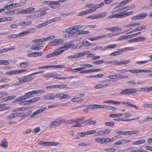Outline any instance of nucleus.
Segmentation results:
<instances>
[{
    "mask_svg": "<svg viewBox=\"0 0 152 152\" xmlns=\"http://www.w3.org/2000/svg\"><path fill=\"white\" fill-rule=\"evenodd\" d=\"M44 38H39L38 39H36L33 40L32 41V42L33 43H40L41 42H44Z\"/></svg>",
    "mask_w": 152,
    "mask_h": 152,
    "instance_id": "46",
    "label": "nucleus"
},
{
    "mask_svg": "<svg viewBox=\"0 0 152 152\" xmlns=\"http://www.w3.org/2000/svg\"><path fill=\"white\" fill-rule=\"evenodd\" d=\"M104 62V60H98L96 61H94L92 63L93 64H96L98 65L102 64Z\"/></svg>",
    "mask_w": 152,
    "mask_h": 152,
    "instance_id": "56",
    "label": "nucleus"
},
{
    "mask_svg": "<svg viewBox=\"0 0 152 152\" xmlns=\"http://www.w3.org/2000/svg\"><path fill=\"white\" fill-rule=\"evenodd\" d=\"M136 42H139L144 41L146 39V37L144 36H140L136 38Z\"/></svg>",
    "mask_w": 152,
    "mask_h": 152,
    "instance_id": "45",
    "label": "nucleus"
},
{
    "mask_svg": "<svg viewBox=\"0 0 152 152\" xmlns=\"http://www.w3.org/2000/svg\"><path fill=\"white\" fill-rule=\"evenodd\" d=\"M139 133V132L137 130H132L131 131H129V135L133 134H138Z\"/></svg>",
    "mask_w": 152,
    "mask_h": 152,
    "instance_id": "58",
    "label": "nucleus"
},
{
    "mask_svg": "<svg viewBox=\"0 0 152 152\" xmlns=\"http://www.w3.org/2000/svg\"><path fill=\"white\" fill-rule=\"evenodd\" d=\"M7 75H15L18 74L17 70L10 71L6 73Z\"/></svg>",
    "mask_w": 152,
    "mask_h": 152,
    "instance_id": "42",
    "label": "nucleus"
},
{
    "mask_svg": "<svg viewBox=\"0 0 152 152\" xmlns=\"http://www.w3.org/2000/svg\"><path fill=\"white\" fill-rule=\"evenodd\" d=\"M86 118L84 117L80 118H75V123L76 124L73 125V127H80L82 126V124L80 123L81 121H84L85 120Z\"/></svg>",
    "mask_w": 152,
    "mask_h": 152,
    "instance_id": "12",
    "label": "nucleus"
},
{
    "mask_svg": "<svg viewBox=\"0 0 152 152\" xmlns=\"http://www.w3.org/2000/svg\"><path fill=\"white\" fill-rule=\"evenodd\" d=\"M118 34L116 33L115 34H113L112 33H109L105 35H102L97 36V40L106 37V38H108L112 37Z\"/></svg>",
    "mask_w": 152,
    "mask_h": 152,
    "instance_id": "20",
    "label": "nucleus"
},
{
    "mask_svg": "<svg viewBox=\"0 0 152 152\" xmlns=\"http://www.w3.org/2000/svg\"><path fill=\"white\" fill-rule=\"evenodd\" d=\"M128 3L127 2L126 0H123L122 1L121 3L119 4V5L118 6H124L126 5L127 4H128Z\"/></svg>",
    "mask_w": 152,
    "mask_h": 152,
    "instance_id": "57",
    "label": "nucleus"
},
{
    "mask_svg": "<svg viewBox=\"0 0 152 152\" xmlns=\"http://www.w3.org/2000/svg\"><path fill=\"white\" fill-rule=\"evenodd\" d=\"M105 124L108 126L113 127L114 126V123L113 122H107L105 123Z\"/></svg>",
    "mask_w": 152,
    "mask_h": 152,
    "instance_id": "61",
    "label": "nucleus"
},
{
    "mask_svg": "<svg viewBox=\"0 0 152 152\" xmlns=\"http://www.w3.org/2000/svg\"><path fill=\"white\" fill-rule=\"evenodd\" d=\"M129 72L132 73L136 74L140 73H151V71L148 69H134L129 70L127 69H122L118 70L117 72L122 73H124L128 72Z\"/></svg>",
    "mask_w": 152,
    "mask_h": 152,
    "instance_id": "3",
    "label": "nucleus"
},
{
    "mask_svg": "<svg viewBox=\"0 0 152 152\" xmlns=\"http://www.w3.org/2000/svg\"><path fill=\"white\" fill-rule=\"evenodd\" d=\"M78 134L80 137H83L87 135V132H81L78 133Z\"/></svg>",
    "mask_w": 152,
    "mask_h": 152,
    "instance_id": "60",
    "label": "nucleus"
},
{
    "mask_svg": "<svg viewBox=\"0 0 152 152\" xmlns=\"http://www.w3.org/2000/svg\"><path fill=\"white\" fill-rule=\"evenodd\" d=\"M9 108V106H6V104H0V111L8 109Z\"/></svg>",
    "mask_w": 152,
    "mask_h": 152,
    "instance_id": "37",
    "label": "nucleus"
},
{
    "mask_svg": "<svg viewBox=\"0 0 152 152\" xmlns=\"http://www.w3.org/2000/svg\"><path fill=\"white\" fill-rule=\"evenodd\" d=\"M108 139H107V137H98L96 138L95 139V140L96 142L98 143L103 144L107 143V140Z\"/></svg>",
    "mask_w": 152,
    "mask_h": 152,
    "instance_id": "16",
    "label": "nucleus"
},
{
    "mask_svg": "<svg viewBox=\"0 0 152 152\" xmlns=\"http://www.w3.org/2000/svg\"><path fill=\"white\" fill-rule=\"evenodd\" d=\"M89 53H90L89 51H87L76 54L77 58L83 57L84 56L88 55Z\"/></svg>",
    "mask_w": 152,
    "mask_h": 152,
    "instance_id": "30",
    "label": "nucleus"
},
{
    "mask_svg": "<svg viewBox=\"0 0 152 152\" xmlns=\"http://www.w3.org/2000/svg\"><path fill=\"white\" fill-rule=\"evenodd\" d=\"M84 100V99L79 97H76L73 98L71 99V101L73 102H81Z\"/></svg>",
    "mask_w": 152,
    "mask_h": 152,
    "instance_id": "34",
    "label": "nucleus"
},
{
    "mask_svg": "<svg viewBox=\"0 0 152 152\" xmlns=\"http://www.w3.org/2000/svg\"><path fill=\"white\" fill-rule=\"evenodd\" d=\"M87 18L91 19H98L97 14L88 16L87 17Z\"/></svg>",
    "mask_w": 152,
    "mask_h": 152,
    "instance_id": "52",
    "label": "nucleus"
},
{
    "mask_svg": "<svg viewBox=\"0 0 152 152\" xmlns=\"http://www.w3.org/2000/svg\"><path fill=\"white\" fill-rule=\"evenodd\" d=\"M46 109V107H44L40 108L37 110L36 111L34 112L30 116V117L31 118H33L35 116L45 111Z\"/></svg>",
    "mask_w": 152,
    "mask_h": 152,
    "instance_id": "18",
    "label": "nucleus"
},
{
    "mask_svg": "<svg viewBox=\"0 0 152 152\" xmlns=\"http://www.w3.org/2000/svg\"><path fill=\"white\" fill-rule=\"evenodd\" d=\"M106 29L108 31L113 33L118 32L119 31H122V29L121 28L117 26L112 27L109 28H106Z\"/></svg>",
    "mask_w": 152,
    "mask_h": 152,
    "instance_id": "21",
    "label": "nucleus"
},
{
    "mask_svg": "<svg viewBox=\"0 0 152 152\" xmlns=\"http://www.w3.org/2000/svg\"><path fill=\"white\" fill-rule=\"evenodd\" d=\"M53 79H59L61 80H64V77H61V75L58 73H53Z\"/></svg>",
    "mask_w": 152,
    "mask_h": 152,
    "instance_id": "39",
    "label": "nucleus"
},
{
    "mask_svg": "<svg viewBox=\"0 0 152 152\" xmlns=\"http://www.w3.org/2000/svg\"><path fill=\"white\" fill-rule=\"evenodd\" d=\"M83 27V26L82 25H78L65 29L62 31L64 34L63 37L66 38H69L71 37L75 38L80 34H89L88 31L79 30Z\"/></svg>",
    "mask_w": 152,
    "mask_h": 152,
    "instance_id": "2",
    "label": "nucleus"
},
{
    "mask_svg": "<svg viewBox=\"0 0 152 152\" xmlns=\"http://www.w3.org/2000/svg\"><path fill=\"white\" fill-rule=\"evenodd\" d=\"M59 144V143L58 142H44L41 141L38 142V145H39L46 146H56Z\"/></svg>",
    "mask_w": 152,
    "mask_h": 152,
    "instance_id": "8",
    "label": "nucleus"
},
{
    "mask_svg": "<svg viewBox=\"0 0 152 152\" xmlns=\"http://www.w3.org/2000/svg\"><path fill=\"white\" fill-rule=\"evenodd\" d=\"M40 99L39 97H36L34 98L28 100L29 104L34 103L36 102H37L39 101Z\"/></svg>",
    "mask_w": 152,
    "mask_h": 152,
    "instance_id": "31",
    "label": "nucleus"
},
{
    "mask_svg": "<svg viewBox=\"0 0 152 152\" xmlns=\"http://www.w3.org/2000/svg\"><path fill=\"white\" fill-rule=\"evenodd\" d=\"M1 146L4 148H7L8 146V143L5 138L3 139L0 144Z\"/></svg>",
    "mask_w": 152,
    "mask_h": 152,
    "instance_id": "26",
    "label": "nucleus"
},
{
    "mask_svg": "<svg viewBox=\"0 0 152 152\" xmlns=\"http://www.w3.org/2000/svg\"><path fill=\"white\" fill-rule=\"evenodd\" d=\"M35 8L31 7H28L23 10V14H31L34 12Z\"/></svg>",
    "mask_w": 152,
    "mask_h": 152,
    "instance_id": "24",
    "label": "nucleus"
},
{
    "mask_svg": "<svg viewBox=\"0 0 152 152\" xmlns=\"http://www.w3.org/2000/svg\"><path fill=\"white\" fill-rule=\"evenodd\" d=\"M49 24L48 23V21L42 23L40 24H39L38 25H37L36 26V28H42L43 27H45L46 26H47V25Z\"/></svg>",
    "mask_w": 152,
    "mask_h": 152,
    "instance_id": "41",
    "label": "nucleus"
},
{
    "mask_svg": "<svg viewBox=\"0 0 152 152\" xmlns=\"http://www.w3.org/2000/svg\"><path fill=\"white\" fill-rule=\"evenodd\" d=\"M66 0H59L57 1H45L43 2L44 4H48L51 8L55 9L59 6L61 3L66 1Z\"/></svg>",
    "mask_w": 152,
    "mask_h": 152,
    "instance_id": "4",
    "label": "nucleus"
},
{
    "mask_svg": "<svg viewBox=\"0 0 152 152\" xmlns=\"http://www.w3.org/2000/svg\"><path fill=\"white\" fill-rule=\"evenodd\" d=\"M128 39L127 35H122L119 37L118 38L117 40L120 41Z\"/></svg>",
    "mask_w": 152,
    "mask_h": 152,
    "instance_id": "50",
    "label": "nucleus"
},
{
    "mask_svg": "<svg viewBox=\"0 0 152 152\" xmlns=\"http://www.w3.org/2000/svg\"><path fill=\"white\" fill-rule=\"evenodd\" d=\"M107 13L105 12H104L99 14H97L98 19L102 17H104L106 16Z\"/></svg>",
    "mask_w": 152,
    "mask_h": 152,
    "instance_id": "54",
    "label": "nucleus"
},
{
    "mask_svg": "<svg viewBox=\"0 0 152 152\" xmlns=\"http://www.w3.org/2000/svg\"><path fill=\"white\" fill-rule=\"evenodd\" d=\"M131 61V60L123 61H119V65L121 64H129Z\"/></svg>",
    "mask_w": 152,
    "mask_h": 152,
    "instance_id": "51",
    "label": "nucleus"
},
{
    "mask_svg": "<svg viewBox=\"0 0 152 152\" xmlns=\"http://www.w3.org/2000/svg\"><path fill=\"white\" fill-rule=\"evenodd\" d=\"M28 82L27 77L26 76H24L23 78L21 79L19 81L17 82L13 83L12 86H17L18 85H20L23 83Z\"/></svg>",
    "mask_w": 152,
    "mask_h": 152,
    "instance_id": "19",
    "label": "nucleus"
},
{
    "mask_svg": "<svg viewBox=\"0 0 152 152\" xmlns=\"http://www.w3.org/2000/svg\"><path fill=\"white\" fill-rule=\"evenodd\" d=\"M117 44H113L110 45L108 46H107L105 47L103 49H102V50H104L108 49H114L115 48L117 47Z\"/></svg>",
    "mask_w": 152,
    "mask_h": 152,
    "instance_id": "33",
    "label": "nucleus"
},
{
    "mask_svg": "<svg viewBox=\"0 0 152 152\" xmlns=\"http://www.w3.org/2000/svg\"><path fill=\"white\" fill-rule=\"evenodd\" d=\"M91 43L87 41H85L78 43L77 45V47L79 48H80L86 46H91Z\"/></svg>",
    "mask_w": 152,
    "mask_h": 152,
    "instance_id": "17",
    "label": "nucleus"
},
{
    "mask_svg": "<svg viewBox=\"0 0 152 152\" xmlns=\"http://www.w3.org/2000/svg\"><path fill=\"white\" fill-rule=\"evenodd\" d=\"M14 6V4H12L8 5H5L3 8V9H4V11L6 9H7V10H10L11 9H13L14 8H15Z\"/></svg>",
    "mask_w": 152,
    "mask_h": 152,
    "instance_id": "36",
    "label": "nucleus"
},
{
    "mask_svg": "<svg viewBox=\"0 0 152 152\" xmlns=\"http://www.w3.org/2000/svg\"><path fill=\"white\" fill-rule=\"evenodd\" d=\"M29 65V63L26 62H22L20 64V66L22 68L27 67Z\"/></svg>",
    "mask_w": 152,
    "mask_h": 152,
    "instance_id": "40",
    "label": "nucleus"
},
{
    "mask_svg": "<svg viewBox=\"0 0 152 152\" xmlns=\"http://www.w3.org/2000/svg\"><path fill=\"white\" fill-rule=\"evenodd\" d=\"M61 18L60 17H57L56 18H54L50 20H48V23L50 24L51 23H53L54 22H56L59 20L61 19Z\"/></svg>",
    "mask_w": 152,
    "mask_h": 152,
    "instance_id": "43",
    "label": "nucleus"
},
{
    "mask_svg": "<svg viewBox=\"0 0 152 152\" xmlns=\"http://www.w3.org/2000/svg\"><path fill=\"white\" fill-rule=\"evenodd\" d=\"M56 98H58L60 99H69L70 97V96L68 94H64L62 93H58L55 95Z\"/></svg>",
    "mask_w": 152,
    "mask_h": 152,
    "instance_id": "15",
    "label": "nucleus"
},
{
    "mask_svg": "<svg viewBox=\"0 0 152 152\" xmlns=\"http://www.w3.org/2000/svg\"><path fill=\"white\" fill-rule=\"evenodd\" d=\"M45 45L44 43H38L33 45L31 48V49L35 51L42 50Z\"/></svg>",
    "mask_w": 152,
    "mask_h": 152,
    "instance_id": "10",
    "label": "nucleus"
},
{
    "mask_svg": "<svg viewBox=\"0 0 152 152\" xmlns=\"http://www.w3.org/2000/svg\"><path fill=\"white\" fill-rule=\"evenodd\" d=\"M72 46V44H67L56 50L54 51L56 56L61 54L65 50L69 49Z\"/></svg>",
    "mask_w": 152,
    "mask_h": 152,
    "instance_id": "6",
    "label": "nucleus"
},
{
    "mask_svg": "<svg viewBox=\"0 0 152 152\" xmlns=\"http://www.w3.org/2000/svg\"><path fill=\"white\" fill-rule=\"evenodd\" d=\"M146 142V141L144 139H140L132 143L133 145H139L145 144Z\"/></svg>",
    "mask_w": 152,
    "mask_h": 152,
    "instance_id": "29",
    "label": "nucleus"
},
{
    "mask_svg": "<svg viewBox=\"0 0 152 152\" xmlns=\"http://www.w3.org/2000/svg\"><path fill=\"white\" fill-rule=\"evenodd\" d=\"M135 7V5L134 4L126 5L124 7L118 9L117 10L112 11L111 13L113 14L109 16L108 17V18L109 19L113 18H121L129 16L133 14L134 12L133 11H127L132 10Z\"/></svg>",
    "mask_w": 152,
    "mask_h": 152,
    "instance_id": "1",
    "label": "nucleus"
},
{
    "mask_svg": "<svg viewBox=\"0 0 152 152\" xmlns=\"http://www.w3.org/2000/svg\"><path fill=\"white\" fill-rule=\"evenodd\" d=\"M122 104H124L125 106L130 107H134L136 109H139L138 107L136 105L133 104L129 102H122Z\"/></svg>",
    "mask_w": 152,
    "mask_h": 152,
    "instance_id": "27",
    "label": "nucleus"
},
{
    "mask_svg": "<svg viewBox=\"0 0 152 152\" xmlns=\"http://www.w3.org/2000/svg\"><path fill=\"white\" fill-rule=\"evenodd\" d=\"M35 57L40 56L42 55L43 53L42 51L34 52Z\"/></svg>",
    "mask_w": 152,
    "mask_h": 152,
    "instance_id": "63",
    "label": "nucleus"
},
{
    "mask_svg": "<svg viewBox=\"0 0 152 152\" xmlns=\"http://www.w3.org/2000/svg\"><path fill=\"white\" fill-rule=\"evenodd\" d=\"M43 98L47 100H54L55 99L56 96L52 94H49L44 95Z\"/></svg>",
    "mask_w": 152,
    "mask_h": 152,
    "instance_id": "25",
    "label": "nucleus"
},
{
    "mask_svg": "<svg viewBox=\"0 0 152 152\" xmlns=\"http://www.w3.org/2000/svg\"><path fill=\"white\" fill-rule=\"evenodd\" d=\"M65 121L64 118H59L56 119L55 121L51 122L49 125V127L50 128H55L61 124Z\"/></svg>",
    "mask_w": 152,
    "mask_h": 152,
    "instance_id": "5",
    "label": "nucleus"
},
{
    "mask_svg": "<svg viewBox=\"0 0 152 152\" xmlns=\"http://www.w3.org/2000/svg\"><path fill=\"white\" fill-rule=\"evenodd\" d=\"M10 64V62L7 60H0V65H8Z\"/></svg>",
    "mask_w": 152,
    "mask_h": 152,
    "instance_id": "48",
    "label": "nucleus"
},
{
    "mask_svg": "<svg viewBox=\"0 0 152 152\" xmlns=\"http://www.w3.org/2000/svg\"><path fill=\"white\" fill-rule=\"evenodd\" d=\"M25 4L26 3H23L22 2H20L18 3L13 4H14V8H15L19 7H21L23 5V4Z\"/></svg>",
    "mask_w": 152,
    "mask_h": 152,
    "instance_id": "55",
    "label": "nucleus"
},
{
    "mask_svg": "<svg viewBox=\"0 0 152 152\" xmlns=\"http://www.w3.org/2000/svg\"><path fill=\"white\" fill-rule=\"evenodd\" d=\"M64 40L62 39H54L50 43L52 46H55L62 44L64 42Z\"/></svg>",
    "mask_w": 152,
    "mask_h": 152,
    "instance_id": "14",
    "label": "nucleus"
},
{
    "mask_svg": "<svg viewBox=\"0 0 152 152\" xmlns=\"http://www.w3.org/2000/svg\"><path fill=\"white\" fill-rule=\"evenodd\" d=\"M109 80H106L102 81L100 82V84L94 86L95 89H101L106 88L109 86L110 84L108 83Z\"/></svg>",
    "mask_w": 152,
    "mask_h": 152,
    "instance_id": "7",
    "label": "nucleus"
},
{
    "mask_svg": "<svg viewBox=\"0 0 152 152\" xmlns=\"http://www.w3.org/2000/svg\"><path fill=\"white\" fill-rule=\"evenodd\" d=\"M53 73L50 72L47 73L43 76L44 78H50L53 77Z\"/></svg>",
    "mask_w": 152,
    "mask_h": 152,
    "instance_id": "44",
    "label": "nucleus"
},
{
    "mask_svg": "<svg viewBox=\"0 0 152 152\" xmlns=\"http://www.w3.org/2000/svg\"><path fill=\"white\" fill-rule=\"evenodd\" d=\"M95 9H90L85 11L86 15L91 13L95 11Z\"/></svg>",
    "mask_w": 152,
    "mask_h": 152,
    "instance_id": "62",
    "label": "nucleus"
},
{
    "mask_svg": "<svg viewBox=\"0 0 152 152\" xmlns=\"http://www.w3.org/2000/svg\"><path fill=\"white\" fill-rule=\"evenodd\" d=\"M140 20L143 19L145 18L148 15V13L143 12L139 15Z\"/></svg>",
    "mask_w": 152,
    "mask_h": 152,
    "instance_id": "47",
    "label": "nucleus"
},
{
    "mask_svg": "<svg viewBox=\"0 0 152 152\" xmlns=\"http://www.w3.org/2000/svg\"><path fill=\"white\" fill-rule=\"evenodd\" d=\"M123 115L121 113L110 114L109 116L110 117L112 118H120L122 117Z\"/></svg>",
    "mask_w": 152,
    "mask_h": 152,
    "instance_id": "35",
    "label": "nucleus"
},
{
    "mask_svg": "<svg viewBox=\"0 0 152 152\" xmlns=\"http://www.w3.org/2000/svg\"><path fill=\"white\" fill-rule=\"evenodd\" d=\"M44 72V71H39L33 73L29 75L26 76L28 82L33 80L34 78V77H30L31 76L37 74H42Z\"/></svg>",
    "mask_w": 152,
    "mask_h": 152,
    "instance_id": "22",
    "label": "nucleus"
},
{
    "mask_svg": "<svg viewBox=\"0 0 152 152\" xmlns=\"http://www.w3.org/2000/svg\"><path fill=\"white\" fill-rule=\"evenodd\" d=\"M65 67V66L63 65H51V68H54L56 69L63 68Z\"/></svg>",
    "mask_w": 152,
    "mask_h": 152,
    "instance_id": "49",
    "label": "nucleus"
},
{
    "mask_svg": "<svg viewBox=\"0 0 152 152\" xmlns=\"http://www.w3.org/2000/svg\"><path fill=\"white\" fill-rule=\"evenodd\" d=\"M31 32L30 31H27L22 32L18 34H13L10 35L8 36V38L9 39H15L19 37H22L26 34L30 33Z\"/></svg>",
    "mask_w": 152,
    "mask_h": 152,
    "instance_id": "11",
    "label": "nucleus"
},
{
    "mask_svg": "<svg viewBox=\"0 0 152 152\" xmlns=\"http://www.w3.org/2000/svg\"><path fill=\"white\" fill-rule=\"evenodd\" d=\"M107 64H113L114 65H119V61L116 60H112L110 61L107 62L105 63Z\"/></svg>",
    "mask_w": 152,
    "mask_h": 152,
    "instance_id": "38",
    "label": "nucleus"
},
{
    "mask_svg": "<svg viewBox=\"0 0 152 152\" xmlns=\"http://www.w3.org/2000/svg\"><path fill=\"white\" fill-rule=\"evenodd\" d=\"M25 94L27 99L31 98L33 95L35 94L34 90L26 93Z\"/></svg>",
    "mask_w": 152,
    "mask_h": 152,
    "instance_id": "32",
    "label": "nucleus"
},
{
    "mask_svg": "<svg viewBox=\"0 0 152 152\" xmlns=\"http://www.w3.org/2000/svg\"><path fill=\"white\" fill-rule=\"evenodd\" d=\"M88 108L90 109H97V104H91L88 106Z\"/></svg>",
    "mask_w": 152,
    "mask_h": 152,
    "instance_id": "53",
    "label": "nucleus"
},
{
    "mask_svg": "<svg viewBox=\"0 0 152 152\" xmlns=\"http://www.w3.org/2000/svg\"><path fill=\"white\" fill-rule=\"evenodd\" d=\"M137 90L135 88H130L123 90L120 93V94L124 95H130L137 92Z\"/></svg>",
    "mask_w": 152,
    "mask_h": 152,
    "instance_id": "9",
    "label": "nucleus"
},
{
    "mask_svg": "<svg viewBox=\"0 0 152 152\" xmlns=\"http://www.w3.org/2000/svg\"><path fill=\"white\" fill-rule=\"evenodd\" d=\"M129 152H148L147 151L143 149H137V150H132Z\"/></svg>",
    "mask_w": 152,
    "mask_h": 152,
    "instance_id": "64",
    "label": "nucleus"
},
{
    "mask_svg": "<svg viewBox=\"0 0 152 152\" xmlns=\"http://www.w3.org/2000/svg\"><path fill=\"white\" fill-rule=\"evenodd\" d=\"M140 25V23L138 22H133L127 25H125L124 26V28H130V29L126 30L125 32H127L129 31L131 29V28L138 26Z\"/></svg>",
    "mask_w": 152,
    "mask_h": 152,
    "instance_id": "13",
    "label": "nucleus"
},
{
    "mask_svg": "<svg viewBox=\"0 0 152 152\" xmlns=\"http://www.w3.org/2000/svg\"><path fill=\"white\" fill-rule=\"evenodd\" d=\"M96 123V120L93 121L92 118H90L82 123L86 124L87 125H94Z\"/></svg>",
    "mask_w": 152,
    "mask_h": 152,
    "instance_id": "23",
    "label": "nucleus"
},
{
    "mask_svg": "<svg viewBox=\"0 0 152 152\" xmlns=\"http://www.w3.org/2000/svg\"><path fill=\"white\" fill-rule=\"evenodd\" d=\"M134 50V48L132 47H128L123 48H120L118 50V52L120 53V54H121L123 51L128 50Z\"/></svg>",
    "mask_w": 152,
    "mask_h": 152,
    "instance_id": "28",
    "label": "nucleus"
},
{
    "mask_svg": "<svg viewBox=\"0 0 152 152\" xmlns=\"http://www.w3.org/2000/svg\"><path fill=\"white\" fill-rule=\"evenodd\" d=\"M104 5V3L103 2H102L100 4H95V10L96 9L99 8H100L103 7Z\"/></svg>",
    "mask_w": 152,
    "mask_h": 152,
    "instance_id": "59",
    "label": "nucleus"
}]
</instances>
